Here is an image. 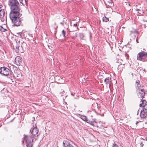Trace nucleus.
Masks as SVG:
<instances>
[{
    "instance_id": "f257e3e1",
    "label": "nucleus",
    "mask_w": 147,
    "mask_h": 147,
    "mask_svg": "<svg viewBox=\"0 0 147 147\" xmlns=\"http://www.w3.org/2000/svg\"><path fill=\"white\" fill-rule=\"evenodd\" d=\"M8 5L10 7L9 17L14 26H19L21 24L19 18L21 9L19 3L17 0H9Z\"/></svg>"
},
{
    "instance_id": "f03ea898",
    "label": "nucleus",
    "mask_w": 147,
    "mask_h": 147,
    "mask_svg": "<svg viewBox=\"0 0 147 147\" xmlns=\"http://www.w3.org/2000/svg\"><path fill=\"white\" fill-rule=\"evenodd\" d=\"M137 59L142 61H147V53L144 51H141L137 55Z\"/></svg>"
},
{
    "instance_id": "7ed1b4c3",
    "label": "nucleus",
    "mask_w": 147,
    "mask_h": 147,
    "mask_svg": "<svg viewBox=\"0 0 147 147\" xmlns=\"http://www.w3.org/2000/svg\"><path fill=\"white\" fill-rule=\"evenodd\" d=\"M34 138L31 136L24 135V138L26 143L27 147H32Z\"/></svg>"
},
{
    "instance_id": "20e7f679",
    "label": "nucleus",
    "mask_w": 147,
    "mask_h": 147,
    "mask_svg": "<svg viewBox=\"0 0 147 147\" xmlns=\"http://www.w3.org/2000/svg\"><path fill=\"white\" fill-rule=\"evenodd\" d=\"M9 69L6 67H3L0 68V74L2 75L7 76L9 74Z\"/></svg>"
},
{
    "instance_id": "39448f33",
    "label": "nucleus",
    "mask_w": 147,
    "mask_h": 147,
    "mask_svg": "<svg viewBox=\"0 0 147 147\" xmlns=\"http://www.w3.org/2000/svg\"><path fill=\"white\" fill-rule=\"evenodd\" d=\"M13 48L16 53H22L24 52V49L21 46L20 41H19L18 42H17L16 46H13Z\"/></svg>"
},
{
    "instance_id": "423d86ee",
    "label": "nucleus",
    "mask_w": 147,
    "mask_h": 147,
    "mask_svg": "<svg viewBox=\"0 0 147 147\" xmlns=\"http://www.w3.org/2000/svg\"><path fill=\"white\" fill-rule=\"evenodd\" d=\"M31 136L35 138L38 136L39 134H38V130L36 127L32 128L30 130Z\"/></svg>"
},
{
    "instance_id": "0eeeda50",
    "label": "nucleus",
    "mask_w": 147,
    "mask_h": 147,
    "mask_svg": "<svg viewBox=\"0 0 147 147\" xmlns=\"http://www.w3.org/2000/svg\"><path fill=\"white\" fill-rule=\"evenodd\" d=\"M139 97L143 98L145 94V91L144 89H142L136 91Z\"/></svg>"
},
{
    "instance_id": "6e6552de",
    "label": "nucleus",
    "mask_w": 147,
    "mask_h": 147,
    "mask_svg": "<svg viewBox=\"0 0 147 147\" xmlns=\"http://www.w3.org/2000/svg\"><path fill=\"white\" fill-rule=\"evenodd\" d=\"M140 116L142 118H144L147 116V107L143 108L141 111Z\"/></svg>"
},
{
    "instance_id": "1a4fd4ad",
    "label": "nucleus",
    "mask_w": 147,
    "mask_h": 147,
    "mask_svg": "<svg viewBox=\"0 0 147 147\" xmlns=\"http://www.w3.org/2000/svg\"><path fill=\"white\" fill-rule=\"evenodd\" d=\"M15 64L17 65H20L21 64L22 59L20 57L17 56L15 58Z\"/></svg>"
},
{
    "instance_id": "9d476101",
    "label": "nucleus",
    "mask_w": 147,
    "mask_h": 147,
    "mask_svg": "<svg viewBox=\"0 0 147 147\" xmlns=\"http://www.w3.org/2000/svg\"><path fill=\"white\" fill-rule=\"evenodd\" d=\"M140 81L139 80L136 82V91L143 89L142 86H141L140 84Z\"/></svg>"
},
{
    "instance_id": "9b49d317",
    "label": "nucleus",
    "mask_w": 147,
    "mask_h": 147,
    "mask_svg": "<svg viewBox=\"0 0 147 147\" xmlns=\"http://www.w3.org/2000/svg\"><path fill=\"white\" fill-rule=\"evenodd\" d=\"M146 102L145 100H142L141 99V101L140 102V107H143V108H144L146 107Z\"/></svg>"
},
{
    "instance_id": "f8f14e48",
    "label": "nucleus",
    "mask_w": 147,
    "mask_h": 147,
    "mask_svg": "<svg viewBox=\"0 0 147 147\" xmlns=\"http://www.w3.org/2000/svg\"><path fill=\"white\" fill-rule=\"evenodd\" d=\"M63 146L64 147H74V146L67 141L63 142Z\"/></svg>"
},
{
    "instance_id": "ddd939ff",
    "label": "nucleus",
    "mask_w": 147,
    "mask_h": 147,
    "mask_svg": "<svg viewBox=\"0 0 147 147\" xmlns=\"http://www.w3.org/2000/svg\"><path fill=\"white\" fill-rule=\"evenodd\" d=\"M81 118L82 120L86 121L88 123H90V122H92L91 121H90L87 119L86 117L85 116L82 115L81 116Z\"/></svg>"
},
{
    "instance_id": "4468645a",
    "label": "nucleus",
    "mask_w": 147,
    "mask_h": 147,
    "mask_svg": "<svg viewBox=\"0 0 147 147\" xmlns=\"http://www.w3.org/2000/svg\"><path fill=\"white\" fill-rule=\"evenodd\" d=\"M5 11L4 9L0 10V18H2L4 16Z\"/></svg>"
},
{
    "instance_id": "2eb2a0df",
    "label": "nucleus",
    "mask_w": 147,
    "mask_h": 147,
    "mask_svg": "<svg viewBox=\"0 0 147 147\" xmlns=\"http://www.w3.org/2000/svg\"><path fill=\"white\" fill-rule=\"evenodd\" d=\"M111 81V78L108 77L106 78L104 80V82L107 85H108Z\"/></svg>"
},
{
    "instance_id": "dca6fc26",
    "label": "nucleus",
    "mask_w": 147,
    "mask_h": 147,
    "mask_svg": "<svg viewBox=\"0 0 147 147\" xmlns=\"http://www.w3.org/2000/svg\"><path fill=\"white\" fill-rule=\"evenodd\" d=\"M142 8L140 7V8H136V11H138V12L140 14L143 15L144 13V12L142 11Z\"/></svg>"
},
{
    "instance_id": "f3484780",
    "label": "nucleus",
    "mask_w": 147,
    "mask_h": 147,
    "mask_svg": "<svg viewBox=\"0 0 147 147\" xmlns=\"http://www.w3.org/2000/svg\"><path fill=\"white\" fill-rule=\"evenodd\" d=\"M71 34L72 36V37L73 38L77 37V33L74 31L72 32L71 33Z\"/></svg>"
},
{
    "instance_id": "a211bd4d",
    "label": "nucleus",
    "mask_w": 147,
    "mask_h": 147,
    "mask_svg": "<svg viewBox=\"0 0 147 147\" xmlns=\"http://www.w3.org/2000/svg\"><path fill=\"white\" fill-rule=\"evenodd\" d=\"M20 45L24 49L26 48V44L24 42L20 41Z\"/></svg>"
},
{
    "instance_id": "6ab92c4d",
    "label": "nucleus",
    "mask_w": 147,
    "mask_h": 147,
    "mask_svg": "<svg viewBox=\"0 0 147 147\" xmlns=\"http://www.w3.org/2000/svg\"><path fill=\"white\" fill-rule=\"evenodd\" d=\"M107 2L108 3V5L109 6H111L113 5L112 1L111 0H108V1H107Z\"/></svg>"
},
{
    "instance_id": "aec40b11",
    "label": "nucleus",
    "mask_w": 147,
    "mask_h": 147,
    "mask_svg": "<svg viewBox=\"0 0 147 147\" xmlns=\"http://www.w3.org/2000/svg\"><path fill=\"white\" fill-rule=\"evenodd\" d=\"M102 20L103 21L107 22L109 21V19L108 18L105 16L103 18Z\"/></svg>"
},
{
    "instance_id": "412c9836",
    "label": "nucleus",
    "mask_w": 147,
    "mask_h": 147,
    "mask_svg": "<svg viewBox=\"0 0 147 147\" xmlns=\"http://www.w3.org/2000/svg\"><path fill=\"white\" fill-rule=\"evenodd\" d=\"M6 29L4 28L2 26H0V30L3 32H4L6 31Z\"/></svg>"
},
{
    "instance_id": "4be33fe9",
    "label": "nucleus",
    "mask_w": 147,
    "mask_h": 147,
    "mask_svg": "<svg viewBox=\"0 0 147 147\" xmlns=\"http://www.w3.org/2000/svg\"><path fill=\"white\" fill-rule=\"evenodd\" d=\"M79 36L81 39H82L84 37V35L82 33H79Z\"/></svg>"
},
{
    "instance_id": "5701e85b",
    "label": "nucleus",
    "mask_w": 147,
    "mask_h": 147,
    "mask_svg": "<svg viewBox=\"0 0 147 147\" xmlns=\"http://www.w3.org/2000/svg\"><path fill=\"white\" fill-rule=\"evenodd\" d=\"M55 79L57 80H58L59 82H61V81H60V80H62V79L59 76H56L55 78Z\"/></svg>"
},
{
    "instance_id": "b1692460",
    "label": "nucleus",
    "mask_w": 147,
    "mask_h": 147,
    "mask_svg": "<svg viewBox=\"0 0 147 147\" xmlns=\"http://www.w3.org/2000/svg\"><path fill=\"white\" fill-rule=\"evenodd\" d=\"M66 34V32L64 30H63L62 31V35L63 36V37H65V34Z\"/></svg>"
},
{
    "instance_id": "393cba45",
    "label": "nucleus",
    "mask_w": 147,
    "mask_h": 147,
    "mask_svg": "<svg viewBox=\"0 0 147 147\" xmlns=\"http://www.w3.org/2000/svg\"><path fill=\"white\" fill-rule=\"evenodd\" d=\"M113 147H119L118 145L115 143L113 144Z\"/></svg>"
},
{
    "instance_id": "a878e982",
    "label": "nucleus",
    "mask_w": 147,
    "mask_h": 147,
    "mask_svg": "<svg viewBox=\"0 0 147 147\" xmlns=\"http://www.w3.org/2000/svg\"><path fill=\"white\" fill-rule=\"evenodd\" d=\"M140 145L141 147H143L144 146V144L142 143V142H141L140 143Z\"/></svg>"
},
{
    "instance_id": "bb28decb",
    "label": "nucleus",
    "mask_w": 147,
    "mask_h": 147,
    "mask_svg": "<svg viewBox=\"0 0 147 147\" xmlns=\"http://www.w3.org/2000/svg\"><path fill=\"white\" fill-rule=\"evenodd\" d=\"M23 0H20V3H22L23 5H24V3L23 2Z\"/></svg>"
},
{
    "instance_id": "cd10ccee",
    "label": "nucleus",
    "mask_w": 147,
    "mask_h": 147,
    "mask_svg": "<svg viewBox=\"0 0 147 147\" xmlns=\"http://www.w3.org/2000/svg\"><path fill=\"white\" fill-rule=\"evenodd\" d=\"M3 6L0 4V10L3 9H2Z\"/></svg>"
},
{
    "instance_id": "c85d7f7f",
    "label": "nucleus",
    "mask_w": 147,
    "mask_h": 147,
    "mask_svg": "<svg viewBox=\"0 0 147 147\" xmlns=\"http://www.w3.org/2000/svg\"><path fill=\"white\" fill-rule=\"evenodd\" d=\"M74 27H76L77 26V24H74Z\"/></svg>"
},
{
    "instance_id": "c756f323",
    "label": "nucleus",
    "mask_w": 147,
    "mask_h": 147,
    "mask_svg": "<svg viewBox=\"0 0 147 147\" xmlns=\"http://www.w3.org/2000/svg\"><path fill=\"white\" fill-rule=\"evenodd\" d=\"M24 0V4L25 5L26 4V2H27L26 0Z\"/></svg>"
},
{
    "instance_id": "7c9ffc66",
    "label": "nucleus",
    "mask_w": 147,
    "mask_h": 147,
    "mask_svg": "<svg viewBox=\"0 0 147 147\" xmlns=\"http://www.w3.org/2000/svg\"><path fill=\"white\" fill-rule=\"evenodd\" d=\"M125 55L126 57H128V56H129L127 54V53H125Z\"/></svg>"
},
{
    "instance_id": "2f4dec72",
    "label": "nucleus",
    "mask_w": 147,
    "mask_h": 147,
    "mask_svg": "<svg viewBox=\"0 0 147 147\" xmlns=\"http://www.w3.org/2000/svg\"><path fill=\"white\" fill-rule=\"evenodd\" d=\"M144 140H145L146 141H147V138H146L145 139H143Z\"/></svg>"
},
{
    "instance_id": "473e14b6",
    "label": "nucleus",
    "mask_w": 147,
    "mask_h": 147,
    "mask_svg": "<svg viewBox=\"0 0 147 147\" xmlns=\"http://www.w3.org/2000/svg\"><path fill=\"white\" fill-rule=\"evenodd\" d=\"M139 123V122L138 121H137L136 122V124L137 125L138 123Z\"/></svg>"
},
{
    "instance_id": "72a5a7b5",
    "label": "nucleus",
    "mask_w": 147,
    "mask_h": 147,
    "mask_svg": "<svg viewBox=\"0 0 147 147\" xmlns=\"http://www.w3.org/2000/svg\"><path fill=\"white\" fill-rule=\"evenodd\" d=\"M131 75H132V76L133 77V73H131Z\"/></svg>"
},
{
    "instance_id": "f704fd0d",
    "label": "nucleus",
    "mask_w": 147,
    "mask_h": 147,
    "mask_svg": "<svg viewBox=\"0 0 147 147\" xmlns=\"http://www.w3.org/2000/svg\"><path fill=\"white\" fill-rule=\"evenodd\" d=\"M61 24H62L63 25V24L62 23H61Z\"/></svg>"
},
{
    "instance_id": "c9c22d12",
    "label": "nucleus",
    "mask_w": 147,
    "mask_h": 147,
    "mask_svg": "<svg viewBox=\"0 0 147 147\" xmlns=\"http://www.w3.org/2000/svg\"><path fill=\"white\" fill-rule=\"evenodd\" d=\"M61 94V95H62V96H63V95L62 94Z\"/></svg>"
},
{
    "instance_id": "e433bc0d",
    "label": "nucleus",
    "mask_w": 147,
    "mask_h": 147,
    "mask_svg": "<svg viewBox=\"0 0 147 147\" xmlns=\"http://www.w3.org/2000/svg\"><path fill=\"white\" fill-rule=\"evenodd\" d=\"M63 92H64V91L63 90H61Z\"/></svg>"
},
{
    "instance_id": "4c0bfd02",
    "label": "nucleus",
    "mask_w": 147,
    "mask_h": 147,
    "mask_svg": "<svg viewBox=\"0 0 147 147\" xmlns=\"http://www.w3.org/2000/svg\"><path fill=\"white\" fill-rule=\"evenodd\" d=\"M136 41H137V42H138V41H137V40H136Z\"/></svg>"
},
{
    "instance_id": "58836bf2",
    "label": "nucleus",
    "mask_w": 147,
    "mask_h": 147,
    "mask_svg": "<svg viewBox=\"0 0 147 147\" xmlns=\"http://www.w3.org/2000/svg\"><path fill=\"white\" fill-rule=\"evenodd\" d=\"M131 32L132 33V31H131Z\"/></svg>"
}]
</instances>
